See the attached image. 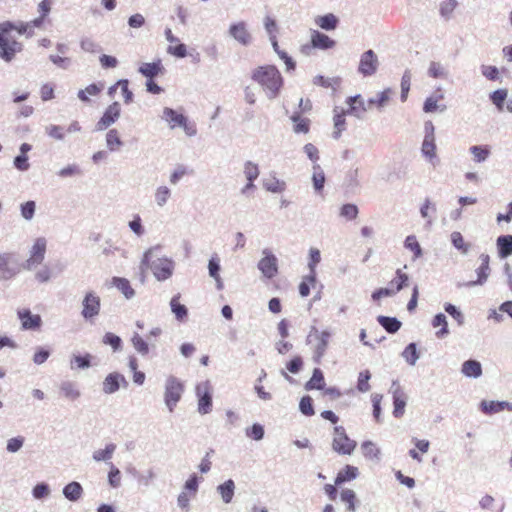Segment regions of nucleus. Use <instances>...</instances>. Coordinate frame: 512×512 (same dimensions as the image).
Instances as JSON below:
<instances>
[{"instance_id": "nucleus-1", "label": "nucleus", "mask_w": 512, "mask_h": 512, "mask_svg": "<svg viewBox=\"0 0 512 512\" xmlns=\"http://www.w3.org/2000/svg\"><path fill=\"white\" fill-rule=\"evenodd\" d=\"M251 78L259 84L271 99L278 96L282 86L283 77L274 65H263L252 71Z\"/></svg>"}, {"instance_id": "nucleus-2", "label": "nucleus", "mask_w": 512, "mask_h": 512, "mask_svg": "<svg viewBox=\"0 0 512 512\" xmlns=\"http://www.w3.org/2000/svg\"><path fill=\"white\" fill-rule=\"evenodd\" d=\"M13 29L14 24L10 21L0 23V58L6 62L12 61L23 49L22 43L12 37Z\"/></svg>"}, {"instance_id": "nucleus-3", "label": "nucleus", "mask_w": 512, "mask_h": 512, "mask_svg": "<svg viewBox=\"0 0 512 512\" xmlns=\"http://www.w3.org/2000/svg\"><path fill=\"white\" fill-rule=\"evenodd\" d=\"M357 443L349 438L343 426H335L333 431L332 449L341 455H351Z\"/></svg>"}, {"instance_id": "nucleus-4", "label": "nucleus", "mask_w": 512, "mask_h": 512, "mask_svg": "<svg viewBox=\"0 0 512 512\" xmlns=\"http://www.w3.org/2000/svg\"><path fill=\"white\" fill-rule=\"evenodd\" d=\"M337 42L328 35L319 30H311L310 43L301 47V52L310 55L313 49L330 50L336 46Z\"/></svg>"}, {"instance_id": "nucleus-5", "label": "nucleus", "mask_w": 512, "mask_h": 512, "mask_svg": "<svg viewBox=\"0 0 512 512\" xmlns=\"http://www.w3.org/2000/svg\"><path fill=\"white\" fill-rule=\"evenodd\" d=\"M46 249L47 240L44 237L36 238L30 249L29 257L24 264V268L31 270L40 265L44 261Z\"/></svg>"}, {"instance_id": "nucleus-6", "label": "nucleus", "mask_w": 512, "mask_h": 512, "mask_svg": "<svg viewBox=\"0 0 512 512\" xmlns=\"http://www.w3.org/2000/svg\"><path fill=\"white\" fill-rule=\"evenodd\" d=\"M100 310V297L94 292H87L82 301V317L86 321H91L100 314Z\"/></svg>"}, {"instance_id": "nucleus-7", "label": "nucleus", "mask_w": 512, "mask_h": 512, "mask_svg": "<svg viewBox=\"0 0 512 512\" xmlns=\"http://www.w3.org/2000/svg\"><path fill=\"white\" fill-rule=\"evenodd\" d=\"M164 119L169 123L171 128H175L177 126L183 127L187 135L192 136L196 133L195 126L189 124L187 118L176 112L171 108H165L163 111Z\"/></svg>"}, {"instance_id": "nucleus-8", "label": "nucleus", "mask_w": 512, "mask_h": 512, "mask_svg": "<svg viewBox=\"0 0 512 512\" xmlns=\"http://www.w3.org/2000/svg\"><path fill=\"white\" fill-rule=\"evenodd\" d=\"M183 392V385L177 379L171 377L167 380L165 388V403L170 411H173L174 406L181 399Z\"/></svg>"}, {"instance_id": "nucleus-9", "label": "nucleus", "mask_w": 512, "mask_h": 512, "mask_svg": "<svg viewBox=\"0 0 512 512\" xmlns=\"http://www.w3.org/2000/svg\"><path fill=\"white\" fill-rule=\"evenodd\" d=\"M17 316L21 322V328L23 330H39L42 326V319L39 314H32V312L27 309H19L17 311Z\"/></svg>"}, {"instance_id": "nucleus-10", "label": "nucleus", "mask_w": 512, "mask_h": 512, "mask_svg": "<svg viewBox=\"0 0 512 512\" xmlns=\"http://www.w3.org/2000/svg\"><path fill=\"white\" fill-rule=\"evenodd\" d=\"M19 269L13 254L4 253L0 255V279L8 280L13 278Z\"/></svg>"}, {"instance_id": "nucleus-11", "label": "nucleus", "mask_w": 512, "mask_h": 512, "mask_svg": "<svg viewBox=\"0 0 512 512\" xmlns=\"http://www.w3.org/2000/svg\"><path fill=\"white\" fill-rule=\"evenodd\" d=\"M378 68V59L373 50L364 52L361 56L358 70L363 76H372Z\"/></svg>"}, {"instance_id": "nucleus-12", "label": "nucleus", "mask_w": 512, "mask_h": 512, "mask_svg": "<svg viewBox=\"0 0 512 512\" xmlns=\"http://www.w3.org/2000/svg\"><path fill=\"white\" fill-rule=\"evenodd\" d=\"M198 396V411L207 414L212 409V394L208 383L199 384L196 388Z\"/></svg>"}, {"instance_id": "nucleus-13", "label": "nucleus", "mask_w": 512, "mask_h": 512, "mask_svg": "<svg viewBox=\"0 0 512 512\" xmlns=\"http://www.w3.org/2000/svg\"><path fill=\"white\" fill-rule=\"evenodd\" d=\"M264 257L259 261L258 268L266 278H273L278 273L277 258L265 250Z\"/></svg>"}, {"instance_id": "nucleus-14", "label": "nucleus", "mask_w": 512, "mask_h": 512, "mask_svg": "<svg viewBox=\"0 0 512 512\" xmlns=\"http://www.w3.org/2000/svg\"><path fill=\"white\" fill-rule=\"evenodd\" d=\"M120 112L121 108L118 102H113L109 105L97 123L98 130H104L113 124L119 118Z\"/></svg>"}, {"instance_id": "nucleus-15", "label": "nucleus", "mask_w": 512, "mask_h": 512, "mask_svg": "<svg viewBox=\"0 0 512 512\" xmlns=\"http://www.w3.org/2000/svg\"><path fill=\"white\" fill-rule=\"evenodd\" d=\"M165 36L167 41L170 43L167 47V53L177 58H184L187 56L186 46L180 43L179 39L173 35L170 28L165 30Z\"/></svg>"}, {"instance_id": "nucleus-16", "label": "nucleus", "mask_w": 512, "mask_h": 512, "mask_svg": "<svg viewBox=\"0 0 512 512\" xmlns=\"http://www.w3.org/2000/svg\"><path fill=\"white\" fill-rule=\"evenodd\" d=\"M428 129H430V132H427L425 135L421 150L426 157L432 159L436 156V145L434 138V127L431 122L426 124V130Z\"/></svg>"}, {"instance_id": "nucleus-17", "label": "nucleus", "mask_w": 512, "mask_h": 512, "mask_svg": "<svg viewBox=\"0 0 512 512\" xmlns=\"http://www.w3.org/2000/svg\"><path fill=\"white\" fill-rule=\"evenodd\" d=\"M151 269L158 280H166L172 275L173 263L168 259H159Z\"/></svg>"}, {"instance_id": "nucleus-18", "label": "nucleus", "mask_w": 512, "mask_h": 512, "mask_svg": "<svg viewBox=\"0 0 512 512\" xmlns=\"http://www.w3.org/2000/svg\"><path fill=\"white\" fill-rule=\"evenodd\" d=\"M407 402V396L400 386H397L393 390V415L396 418H400L404 415L405 406Z\"/></svg>"}, {"instance_id": "nucleus-19", "label": "nucleus", "mask_w": 512, "mask_h": 512, "mask_svg": "<svg viewBox=\"0 0 512 512\" xmlns=\"http://www.w3.org/2000/svg\"><path fill=\"white\" fill-rule=\"evenodd\" d=\"M229 33L242 45H248L251 42V34L248 32L244 22L231 25Z\"/></svg>"}, {"instance_id": "nucleus-20", "label": "nucleus", "mask_w": 512, "mask_h": 512, "mask_svg": "<svg viewBox=\"0 0 512 512\" xmlns=\"http://www.w3.org/2000/svg\"><path fill=\"white\" fill-rule=\"evenodd\" d=\"M138 71L148 79H153L154 77L164 74L165 68L160 59L152 62V63H143L140 65Z\"/></svg>"}, {"instance_id": "nucleus-21", "label": "nucleus", "mask_w": 512, "mask_h": 512, "mask_svg": "<svg viewBox=\"0 0 512 512\" xmlns=\"http://www.w3.org/2000/svg\"><path fill=\"white\" fill-rule=\"evenodd\" d=\"M314 335L317 340L314 358L316 362H320L321 358L324 356L325 351L327 349L330 333L328 331L315 330Z\"/></svg>"}, {"instance_id": "nucleus-22", "label": "nucleus", "mask_w": 512, "mask_h": 512, "mask_svg": "<svg viewBox=\"0 0 512 512\" xmlns=\"http://www.w3.org/2000/svg\"><path fill=\"white\" fill-rule=\"evenodd\" d=\"M346 103L349 105L347 113L355 115L356 117H361V115L369 109L360 95L348 97Z\"/></svg>"}, {"instance_id": "nucleus-23", "label": "nucleus", "mask_w": 512, "mask_h": 512, "mask_svg": "<svg viewBox=\"0 0 512 512\" xmlns=\"http://www.w3.org/2000/svg\"><path fill=\"white\" fill-rule=\"evenodd\" d=\"M315 24L322 30L332 31L339 25V19L332 13L315 17Z\"/></svg>"}, {"instance_id": "nucleus-24", "label": "nucleus", "mask_w": 512, "mask_h": 512, "mask_svg": "<svg viewBox=\"0 0 512 512\" xmlns=\"http://www.w3.org/2000/svg\"><path fill=\"white\" fill-rule=\"evenodd\" d=\"M120 382L126 383L124 376L119 373H110L103 382V391L106 394L116 392L120 387Z\"/></svg>"}, {"instance_id": "nucleus-25", "label": "nucleus", "mask_w": 512, "mask_h": 512, "mask_svg": "<svg viewBox=\"0 0 512 512\" xmlns=\"http://www.w3.org/2000/svg\"><path fill=\"white\" fill-rule=\"evenodd\" d=\"M347 111H344L343 109H338V108H335L334 109V117H333V122H334V131H333V137L335 139H338L340 138L341 136V133L346 129V116Z\"/></svg>"}, {"instance_id": "nucleus-26", "label": "nucleus", "mask_w": 512, "mask_h": 512, "mask_svg": "<svg viewBox=\"0 0 512 512\" xmlns=\"http://www.w3.org/2000/svg\"><path fill=\"white\" fill-rule=\"evenodd\" d=\"M393 95V91L390 88H387L377 94L375 97L370 98L368 100V108L376 107L378 109H381L385 107L391 100Z\"/></svg>"}, {"instance_id": "nucleus-27", "label": "nucleus", "mask_w": 512, "mask_h": 512, "mask_svg": "<svg viewBox=\"0 0 512 512\" xmlns=\"http://www.w3.org/2000/svg\"><path fill=\"white\" fill-rule=\"evenodd\" d=\"M244 174L246 179L248 180V183L242 189V193H246L249 189L254 188L253 181L256 180L259 176V168L256 164L248 161L245 163L244 166Z\"/></svg>"}, {"instance_id": "nucleus-28", "label": "nucleus", "mask_w": 512, "mask_h": 512, "mask_svg": "<svg viewBox=\"0 0 512 512\" xmlns=\"http://www.w3.org/2000/svg\"><path fill=\"white\" fill-rule=\"evenodd\" d=\"M480 266L477 268L476 272H477V280L472 282V284H483L487 278H488V275H489V270H490V267H489V261H490V258L487 254H481L480 257Z\"/></svg>"}, {"instance_id": "nucleus-29", "label": "nucleus", "mask_w": 512, "mask_h": 512, "mask_svg": "<svg viewBox=\"0 0 512 512\" xmlns=\"http://www.w3.org/2000/svg\"><path fill=\"white\" fill-rule=\"evenodd\" d=\"M359 474L358 468L352 465H346L338 472L335 478V485H341L344 482L355 479Z\"/></svg>"}, {"instance_id": "nucleus-30", "label": "nucleus", "mask_w": 512, "mask_h": 512, "mask_svg": "<svg viewBox=\"0 0 512 512\" xmlns=\"http://www.w3.org/2000/svg\"><path fill=\"white\" fill-rule=\"evenodd\" d=\"M325 386V379L322 371L319 368L313 370L312 377L305 384L306 390H322Z\"/></svg>"}, {"instance_id": "nucleus-31", "label": "nucleus", "mask_w": 512, "mask_h": 512, "mask_svg": "<svg viewBox=\"0 0 512 512\" xmlns=\"http://www.w3.org/2000/svg\"><path fill=\"white\" fill-rule=\"evenodd\" d=\"M117 89L121 90V94L124 98V102L129 104L133 101V93L129 89V82L126 79L119 80L114 86L109 88V94H112L117 91Z\"/></svg>"}, {"instance_id": "nucleus-32", "label": "nucleus", "mask_w": 512, "mask_h": 512, "mask_svg": "<svg viewBox=\"0 0 512 512\" xmlns=\"http://www.w3.org/2000/svg\"><path fill=\"white\" fill-rule=\"evenodd\" d=\"M83 493L82 486L78 482H70L63 489L64 496L70 501H77Z\"/></svg>"}, {"instance_id": "nucleus-33", "label": "nucleus", "mask_w": 512, "mask_h": 512, "mask_svg": "<svg viewBox=\"0 0 512 512\" xmlns=\"http://www.w3.org/2000/svg\"><path fill=\"white\" fill-rule=\"evenodd\" d=\"M377 321L388 333H396L401 327V322L395 317L378 316Z\"/></svg>"}, {"instance_id": "nucleus-34", "label": "nucleus", "mask_w": 512, "mask_h": 512, "mask_svg": "<svg viewBox=\"0 0 512 512\" xmlns=\"http://www.w3.org/2000/svg\"><path fill=\"white\" fill-rule=\"evenodd\" d=\"M294 123L293 130L295 133L307 134L310 131V120L306 117H302L300 114H294L291 117Z\"/></svg>"}, {"instance_id": "nucleus-35", "label": "nucleus", "mask_w": 512, "mask_h": 512, "mask_svg": "<svg viewBox=\"0 0 512 512\" xmlns=\"http://www.w3.org/2000/svg\"><path fill=\"white\" fill-rule=\"evenodd\" d=\"M497 246L501 257L512 254V235L500 236L497 239Z\"/></svg>"}, {"instance_id": "nucleus-36", "label": "nucleus", "mask_w": 512, "mask_h": 512, "mask_svg": "<svg viewBox=\"0 0 512 512\" xmlns=\"http://www.w3.org/2000/svg\"><path fill=\"white\" fill-rule=\"evenodd\" d=\"M462 372L468 377H479L482 373L481 364L475 360H468L463 363Z\"/></svg>"}, {"instance_id": "nucleus-37", "label": "nucleus", "mask_w": 512, "mask_h": 512, "mask_svg": "<svg viewBox=\"0 0 512 512\" xmlns=\"http://www.w3.org/2000/svg\"><path fill=\"white\" fill-rule=\"evenodd\" d=\"M409 280V277L406 273H404L401 269H398L396 271V276L393 278L390 283L389 287L394 290V293L396 294L399 292L403 287L407 285V282Z\"/></svg>"}, {"instance_id": "nucleus-38", "label": "nucleus", "mask_w": 512, "mask_h": 512, "mask_svg": "<svg viewBox=\"0 0 512 512\" xmlns=\"http://www.w3.org/2000/svg\"><path fill=\"white\" fill-rule=\"evenodd\" d=\"M235 485L233 480L229 479L218 486V491L225 503H230L234 495Z\"/></svg>"}, {"instance_id": "nucleus-39", "label": "nucleus", "mask_w": 512, "mask_h": 512, "mask_svg": "<svg viewBox=\"0 0 512 512\" xmlns=\"http://www.w3.org/2000/svg\"><path fill=\"white\" fill-rule=\"evenodd\" d=\"M316 283V272L310 273L304 276L301 283L299 284V293L302 297H307L310 294L311 287H314Z\"/></svg>"}, {"instance_id": "nucleus-40", "label": "nucleus", "mask_w": 512, "mask_h": 512, "mask_svg": "<svg viewBox=\"0 0 512 512\" xmlns=\"http://www.w3.org/2000/svg\"><path fill=\"white\" fill-rule=\"evenodd\" d=\"M112 283L125 295L126 298H131L135 293L130 282L126 278L113 277Z\"/></svg>"}, {"instance_id": "nucleus-41", "label": "nucleus", "mask_w": 512, "mask_h": 512, "mask_svg": "<svg viewBox=\"0 0 512 512\" xmlns=\"http://www.w3.org/2000/svg\"><path fill=\"white\" fill-rule=\"evenodd\" d=\"M171 310L178 320H183L187 316L186 307L180 303V295H176L170 302Z\"/></svg>"}, {"instance_id": "nucleus-42", "label": "nucleus", "mask_w": 512, "mask_h": 512, "mask_svg": "<svg viewBox=\"0 0 512 512\" xmlns=\"http://www.w3.org/2000/svg\"><path fill=\"white\" fill-rule=\"evenodd\" d=\"M432 325L434 328L441 327L440 330L436 332V336L438 338H442L448 334L447 320L444 314H437L433 318Z\"/></svg>"}, {"instance_id": "nucleus-43", "label": "nucleus", "mask_w": 512, "mask_h": 512, "mask_svg": "<svg viewBox=\"0 0 512 512\" xmlns=\"http://www.w3.org/2000/svg\"><path fill=\"white\" fill-rule=\"evenodd\" d=\"M106 143L110 151L118 150L121 147L122 141L120 139L119 132L116 129L108 131L106 135Z\"/></svg>"}, {"instance_id": "nucleus-44", "label": "nucleus", "mask_w": 512, "mask_h": 512, "mask_svg": "<svg viewBox=\"0 0 512 512\" xmlns=\"http://www.w3.org/2000/svg\"><path fill=\"white\" fill-rule=\"evenodd\" d=\"M313 186L317 192H321L324 188L325 184V175L319 165H315L313 167V176H312Z\"/></svg>"}, {"instance_id": "nucleus-45", "label": "nucleus", "mask_w": 512, "mask_h": 512, "mask_svg": "<svg viewBox=\"0 0 512 512\" xmlns=\"http://www.w3.org/2000/svg\"><path fill=\"white\" fill-rule=\"evenodd\" d=\"M60 391L64 397L70 400H75L80 395L76 385L72 382H63L60 386Z\"/></svg>"}, {"instance_id": "nucleus-46", "label": "nucleus", "mask_w": 512, "mask_h": 512, "mask_svg": "<svg viewBox=\"0 0 512 512\" xmlns=\"http://www.w3.org/2000/svg\"><path fill=\"white\" fill-rule=\"evenodd\" d=\"M505 402H497V401H482L481 410L485 414H495L502 411L505 407Z\"/></svg>"}, {"instance_id": "nucleus-47", "label": "nucleus", "mask_w": 512, "mask_h": 512, "mask_svg": "<svg viewBox=\"0 0 512 512\" xmlns=\"http://www.w3.org/2000/svg\"><path fill=\"white\" fill-rule=\"evenodd\" d=\"M361 450H362L364 457H366L368 459L378 458V456L380 454V450L371 441L363 442L361 445Z\"/></svg>"}, {"instance_id": "nucleus-48", "label": "nucleus", "mask_w": 512, "mask_h": 512, "mask_svg": "<svg viewBox=\"0 0 512 512\" xmlns=\"http://www.w3.org/2000/svg\"><path fill=\"white\" fill-rule=\"evenodd\" d=\"M341 500L347 504V510L350 512L355 511L356 494L352 489H344L341 492Z\"/></svg>"}, {"instance_id": "nucleus-49", "label": "nucleus", "mask_w": 512, "mask_h": 512, "mask_svg": "<svg viewBox=\"0 0 512 512\" xmlns=\"http://www.w3.org/2000/svg\"><path fill=\"white\" fill-rule=\"evenodd\" d=\"M371 378V374L368 370L361 371L358 376L357 381V389L360 392H367L370 390L369 380Z\"/></svg>"}, {"instance_id": "nucleus-50", "label": "nucleus", "mask_w": 512, "mask_h": 512, "mask_svg": "<svg viewBox=\"0 0 512 512\" xmlns=\"http://www.w3.org/2000/svg\"><path fill=\"white\" fill-rule=\"evenodd\" d=\"M115 449L116 446L114 444H108L105 449L95 451L93 458L96 461L109 460L112 457Z\"/></svg>"}, {"instance_id": "nucleus-51", "label": "nucleus", "mask_w": 512, "mask_h": 512, "mask_svg": "<svg viewBox=\"0 0 512 512\" xmlns=\"http://www.w3.org/2000/svg\"><path fill=\"white\" fill-rule=\"evenodd\" d=\"M470 152L473 154L476 162L485 161L490 154V150L487 146H472Z\"/></svg>"}, {"instance_id": "nucleus-52", "label": "nucleus", "mask_w": 512, "mask_h": 512, "mask_svg": "<svg viewBox=\"0 0 512 512\" xmlns=\"http://www.w3.org/2000/svg\"><path fill=\"white\" fill-rule=\"evenodd\" d=\"M102 87H99L96 84H90L88 85L84 90H80L78 93V97L82 101H89V96H96L100 93Z\"/></svg>"}, {"instance_id": "nucleus-53", "label": "nucleus", "mask_w": 512, "mask_h": 512, "mask_svg": "<svg viewBox=\"0 0 512 512\" xmlns=\"http://www.w3.org/2000/svg\"><path fill=\"white\" fill-rule=\"evenodd\" d=\"M300 411L306 416L314 415L313 400L309 395L303 396L299 403Z\"/></svg>"}, {"instance_id": "nucleus-54", "label": "nucleus", "mask_w": 512, "mask_h": 512, "mask_svg": "<svg viewBox=\"0 0 512 512\" xmlns=\"http://www.w3.org/2000/svg\"><path fill=\"white\" fill-rule=\"evenodd\" d=\"M490 98H491V101L493 102V104H495L497 106V108L500 111H502L504 101L507 98V90L506 89H498L491 94Z\"/></svg>"}, {"instance_id": "nucleus-55", "label": "nucleus", "mask_w": 512, "mask_h": 512, "mask_svg": "<svg viewBox=\"0 0 512 512\" xmlns=\"http://www.w3.org/2000/svg\"><path fill=\"white\" fill-rule=\"evenodd\" d=\"M358 208L354 204H345L341 207L340 215L348 220H354L358 216Z\"/></svg>"}, {"instance_id": "nucleus-56", "label": "nucleus", "mask_w": 512, "mask_h": 512, "mask_svg": "<svg viewBox=\"0 0 512 512\" xmlns=\"http://www.w3.org/2000/svg\"><path fill=\"white\" fill-rule=\"evenodd\" d=\"M131 341L137 352L143 355H146L149 352L148 344L139 334H134Z\"/></svg>"}, {"instance_id": "nucleus-57", "label": "nucleus", "mask_w": 512, "mask_h": 512, "mask_svg": "<svg viewBox=\"0 0 512 512\" xmlns=\"http://www.w3.org/2000/svg\"><path fill=\"white\" fill-rule=\"evenodd\" d=\"M451 241L453 245L462 253H466L468 251L469 245L465 243L464 238L460 232H453L451 234Z\"/></svg>"}, {"instance_id": "nucleus-58", "label": "nucleus", "mask_w": 512, "mask_h": 512, "mask_svg": "<svg viewBox=\"0 0 512 512\" xmlns=\"http://www.w3.org/2000/svg\"><path fill=\"white\" fill-rule=\"evenodd\" d=\"M36 204L34 201H27L21 204V215L26 220H31L34 217Z\"/></svg>"}, {"instance_id": "nucleus-59", "label": "nucleus", "mask_w": 512, "mask_h": 512, "mask_svg": "<svg viewBox=\"0 0 512 512\" xmlns=\"http://www.w3.org/2000/svg\"><path fill=\"white\" fill-rule=\"evenodd\" d=\"M411 85V75L406 71L401 79V100L404 102L407 99Z\"/></svg>"}, {"instance_id": "nucleus-60", "label": "nucleus", "mask_w": 512, "mask_h": 512, "mask_svg": "<svg viewBox=\"0 0 512 512\" xmlns=\"http://www.w3.org/2000/svg\"><path fill=\"white\" fill-rule=\"evenodd\" d=\"M405 247L414 252L415 257H419L422 254L420 244L414 235H410L405 240Z\"/></svg>"}, {"instance_id": "nucleus-61", "label": "nucleus", "mask_w": 512, "mask_h": 512, "mask_svg": "<svg viewBox=\"0 0 512 512\" xmlns=\"http://www.w3.org/2000/svg\"><path fill=\"white\" fill-rule=\"evenodd\" d=\"M208 268H209L210 276L213 277L218 282V287L220 288L221 287V279L219 276L220 266L218 263V259L217 258L210 259Z\"/></svg>"}, {"instance_id": "nucleus-62", "label": "nucleus", "mask_w": 512, "mask_h": 512, "mask_svg": "<svg viewBox=\"0 0 512 512\" xmlns=\"http://www.w3.org/2000/svg\"><path fill=\"white\" fill-rule=\"evenodd\" d=\"M457 6L456 0H444L440 5V13L443 17H449Z\"/></svg>"}, {"instance_id": "nucleus-63", "label": "nucleus", "mask_w": 512, "mask_h": 512, "mask_svg": "<svg viewBox=\"0 0 512 512\" xmlns=\"http://www.w3.org/2000/svg\"><path fill=\"white\" fill-rule=\"evenodd\" d=\"M170 197V190L166 186H161L155 193L158 205L163 206Z\"/></svg>"}, {"instance_id": "nucleus-64", "label": "nucleus", "mask_w": 512, "mask_h": 512, "mask_svg": "<svg viewBox=\"0 0 512 512\" xmlns=\"http://www.w3.org/2000/svg\"><path fill=\"white\" fill-rule=\"evenodd\" d=\"M404 357L410 364H414L418 359L416 345L414 343H410L403 352Z\"/></svg>"}]
</instances>
